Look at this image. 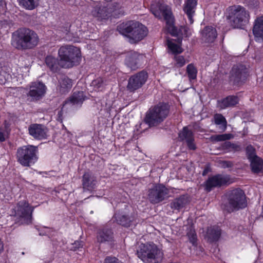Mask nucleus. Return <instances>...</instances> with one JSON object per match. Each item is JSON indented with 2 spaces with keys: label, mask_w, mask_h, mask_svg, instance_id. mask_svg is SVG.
<instances>
[{
  "label": "nucleus",
  "mask_w": 263,
  "mask_h": 263,
  "mask_svg": "<svg viewBox=\"0 0 263 263\" xmlns=\"http://www.w3.org/2000/svg\"><path fill=\"white\" fill-rule=\"evenodd\" d=\"M153 14L157 17L160 18L162 15L166 21V27L168 32L173 36H182L187 37L191 35L192 30L187 27H181L179 31L173 24L174 18L169 6L164 4L160 6L153 5L151 6Z\"/></svg>",
  "instance_id": "1"
},
{
  "label": "nucleus",
  "mask_w": 263,
  "mask_h": 263,
  "mask_svg": "<svg viewBox=\"0 0 263 263\" xmlns=\"http://www.w3.org/2000/svg\"><path fill=\"white\" fill-rule=\"evenodd\" d=\"M39 41V36L34 31L28 29H22L14 34L12 44L18 49H28L36 46Z\"/></svg>",
  "instance_id": "2"
},
{
  "label": "nucleus",
  "mask_w": 263,
  "mask_h": 263,
  "mask_svg": "<svg viewBox=\"0 0 263 263\" xmlns=\"http://www.w3.org/2000/svg\"><path fill=\"white\" fill-rule=\"evenodd\" d=\"M138 257L146 263H157L163 257V252L153 242L141 243L137 250Z\"/></svg>",
  "instance_id": "3"
},
{
  "label": "nucleus",
  "mask_w": 263,
  "mask_h": 263,
  "mask_svg": "<svg viewBox=\"0 0 263 263\" xmlns=\"http://www.w3.org/2000/svg\"><path fill=\"white\" fill-rule=\"evenodd\" d=\"M227 18L234 28H242L250 20L249 13L240 6H232L227 10Z\"/></svg>",
  "instance_id": "4"
},
{
  "label": "nucleus",
  "mask_w": 263,
  "mask_h": 263,
  "mask_svg": "<svg viewBox=\"0 0 263 263\" xmlns=\"http://www.w3.org/2000/svg\"><path fill=\"white\" fill-rule=\"evenodd\" d=\"M61 66L63 68H70L79 63L81 57L80 49L73 46H62L58 51Z\"/></svg>",
  "instance_id": "5"
},
{
  "label": "nucleus",
  "mask_w": 263,
  "mask_h": 263,
  "mask_svg": "<svg viewBox=\"0 0 263 263\" xmlns=\"http://www.w3.org/2000/svg\"><path fill=\"white\" fill-rule=\"evenodd\" d=\"M170 106L167 103H160L149 109L145 118L149 126H155L163 122L170 114Z\"/></svg>",
  "instance_id": "6"
},
{
  "label": "nucleus",
  "mask_w": 263,
  "mask_h": 263,
  "mask_svg": "<svg viewBox=\"0 0 263 263\" xmlns=\"http://www.w3.org/2000/svg\"><path fill=\"white\" fill-rule=\"evenodd\" d=\"M147 30L145 26L136 22H130L126 24L121 33L127 37L131 43H135L142 40L147 34Z\"/></svg>",
  "instance_id": "7"
},
{
  "label": "nucleus",
  "mask_w": 263,
  "mask_h": 263,
  "mask_svg": "<svg viewBox=\"0 0 263 263\" xmlns=\"http://www.w3.org/2000/svg\"><path fill=\"white\" fill-rule=\"evenodd\" d=\"M34 208L26 200L19 201L12 210V215L20 219V224H29Z\"/></svg>",
  "instance_id": "8"
},
{
  "label": "nucleus",
  "mask_w": 263,
  "mask_h": 263,
  "mask_svg": "<svg viewBox=\"0 0 263 263\" xmlns=\"http://www.w3.org/2000/svg\"><path fill=\"white\" fill-rule=\"evenodd\" d=\"M37 147L33 145L24 146L17 149L16 158L22 165L29 166L37 161Z\"/></svg>",
  "instance_id": "9"
},
{
  "label": "nucleus",
  "mask_w": 263,
  "mask_h": 263,
  "mask_svg": "<svg viewBox=\"0 0 263 263\" xmlns=\"http://www.w3.org/2000/svg\"><path fill=\"white\" fill-rule=\"evenodd\" d=\"M229 204L230 210L244 208L247 205L246 196L243 191L236 189L228 194Z\"/></svg>",
  "instance_id": "10"
},
{
  "label": "nucleus",
  "mask_w": 263,
  "mask_h": 263,
  "mask_svg": "<svg viewBox=\"0 0 263 263\" xmlns=\"http://www.w3.org/2000/svg\"><path fill=\"white\" fill-rule=\"evenodd\" d=\"M46 89V86L42 82H32L29 85V91L27 93V97L29 98L31 101L39 100L45 95Z\"/></svg>",
  "instance_id": "11"
},
{
  "label": "nucleus",
  "mask_w": 263,
  "mask_h": 263,
  "mask_svg": "<svg viewBox=\"0 0 263 263\" xmlns=\"http://www.w3.org/2000/svg\"><path fill=\"white\" fill-rule=\"evenodd\" d=\"M168 193V190L163 185L158 184L149 190L148 199L152 203H158L163 201Z\"/></svg>",
  "instance_id": "12"
},
{
  "label": "nucleus",
  "mask_w": 263,
  "mask_h": 263,
  "mask_svg": "<svg viewBox=\"0 0 263 263\" xmlns=\"http://www.w3.org/2000/svg\"><path fill=\"white\" fill-rule=\"evenodd\" d=\"M147 79V74L145 71H141L132 76L128 80L127 88L134 91L140 87L145 83Z\"/></svg>",
  "instance_id": "13"
},
{
  "label": "nucleus",
  "mask_w": 263,
  "mask_h": 263,
  "mask_svg": "<svg viewBox=\"0 0 263 263\" xmlns=\"http://www.w3.org/2000/svg\"><path fill=\"white\" fill-rule=\"evenodd\" d=\"M145 60V57L135 51L128 52L125 58V64L132 70L138 68Z\"/></svg>",
  "instance_id": "14"
},
{
  "label": "nucleus",
  "mask_w": 263,
  "mask_h": 263,
  "mask_svg": "<svg viewBox=\"0 0 263 263\" xmlns=\"http://www.w3.org/2000/svg\"><path fill=\"white\" fill-rule=\"evenodd\" d=\"M29 134L34 139L43 140L48 137V128L44 125L39 124H32L28 128Z\"/></svg>",
  "instance_id": "15"
},
{
  "label": "nucleus",
  "mask_w": 263,
  "mask_h": 263,
  "mask_svg": "<svg viewBox=\"0 0 263 263\" xmlns=\"http://www.w3.org/2000/svg\"><path fill=\"white\" fill-rule=\"evenodd\" d=\"M229 177L227 175H217L210 177L205 182V190L210 192L214 187L229 183Z\"/></svg>",
  "instance_id": "16"
},
{
  "label": "nucleus",
  "mask_w": 263,
  "mask_h": 263,
  "mask_svg": "<svg viewBox=\"0 0 263 263\" xmlns=\"http://www.w3.org/2000/svg\"><path fill=\"white\" fill-rule=\"evenodd\" d=\"M179 137L181 141H185L189 149L191 150L196 149L193 133L188 127L185 126L183 128L179 134Z\"/></svg>",
  "instance_id": "17"
},
{
  "label": "nucleus",
  "mask_w": 263,
  "mask_h": 263,
  "mask_svg": "<svg viewBox=\"0 0 263 263\" xmlns=\"http://www.w3.org/2000/svg\"><path fill=\"white\" fill-rule=\"evenodd\" d=\"M217 36L216 29L212 26H206L201 31V39L204 43H212L215 41Z\"/></svg>",
  "instance_id": "18"
},
{
  "label": "nucleus",
  "mask_w": 263,
  "mask_h": 263,
  "mask_svg": "<svg viewBox=\"0 0 263 263\" xmlns=\"http://www.w3.org/2000/svg\"><path fill=\"white\" fill-rule=\"evenodd\" d=\"M72 86V80L66 76H62L59 80L57 90L61 93H65L70 90Z\"/></svg>",
  "instance_id": "19"
},
{
  "label": "nucleus",
  "mask_w": 263,
  "mask_h": 263,
  "mask_svg": "<svg viewBox=\"0 0 263 263\" xmlns=\"http://www.w3.org/2000/svg\"><path fill=\"white\" fill-rule=\"evenodd\" d=\"M45 63L47 67L52 72H57L61 66L60 62L52 54L47 55L45 58Z\"/></svg>",
  "instance_id": "20"
},
{
  "label": "nucleus",
  "mask_w": 263,
  "mask_h": 263,
  "mask_svg": "<svg viewBox=\"0 0 263 263\" xmlns=\"http://www.w3.org/2000/svg\"><path fill=\"white\" fill-rule=\"evenodd\" d=\"M246 70L242 66H234L231 71V80L238 82L246 77Z\"/></svg>",
  "instance_id": "21"
},
{
  "label": "nucleus",
  "mask_w": 263,
  "mask_h": 263,
  "mask_svg": "<svg viewBox=\"0 0 263 263\" xmlns=\"http://www.w3.org/2000/svg\"><path fill=\"white\" fill-rule=\"evenodd\" d=\"M197 2L196 0H187L185 4L183 10L187 14L191 24L194 22L193 16L195 13Z\"/></svg>",
  "instance_id": "22"
},
{
  "label": "nucleus",
  "mask_w": 263,
  "mask_h": 263,
  "mask_svg": "<svg viewBox=\"0 0 263 263\" xmlns=\"http://www.w3.org/2000/svg\"><path fill=\"white\" fill-rule=\"evenodd\" d=\"M238 103V99L237 97L230 96L221 101H219L218 106L220 109H225L227 107H233Z\"/></svg>",
  "instance_id": "23"
},
{
  "label": "nucleus",
  "mask_w": 263,
  "mask_h": 263,
  "mask_svg": "<svg viewBox=\"0 0 263 263\" xmlns=\"http://www.w3.org/2000/svg\"><path fill=\"white\" fill-rule=\"evenodd\" d=\"M253 33L255 37L263 38V15L255 21Z\"/></svg>",
  "instance_id": "24"
},
{
  "label": "nucleus",
  "mask_w": 263,
  "mask_h": 263,
  "mask_svg": "<svg viewBox=\"0 0 263 263\" xmlns=\"http://www.w3.org/2000/svg\"><path fill=\"white\" fill-rule=\"evenodd\" d=\"M182 40L178 39L177 43L174 40L167 41V47L171 52L175 55L180 54L183 51L181 46Z\"/></svg>",
  "instance_id": "25"
},
{
  "label": "nucleus",
  "mask_w": 263,
  "mask_h": 263,
  "mask_svg": "<svg viewBox=\"0 0 263 263\" xmlns=\"http://www.w3.org/2000/svg\"><path fill=\"white\" fill-rule=\"evenodd\" d=\"M86 97L83 91L74 92L69 99L65 102V104L71 103L72 104H81L85 100Z\"/></svg>",
  "instance_id": "26"
},
{
  "label": "nucleus",
  "mask_w": 263,
  "mask_h": 263,
  "mask_svg": "<svg viewBox=\"0 0 263 263\" xmlns=\"http://www.w3.org/2000/svg\"><path fill=\"white\" fill-rule=\"evenodd\" d=\"M96 184V180L89 173H85L83 176V183L84 188L88 190L93 189Z\"/></svg>",
  "instance_id": "27"
},
{
  "label": "nucleus",
  "mask_w": 263,
  "mask_h": 263,
  "mask_svg": "<svg viewBox=\"0 0 263 263\" xmlns=\"http://www.w3.org/2000/svg\"><path fill=\"white\" fill-rule=\"evenodd\" d=\"M188 202L187 198L185 196H181L176 198L171 203L172 209L179 210L183 208Z\"/></svg>",
  "instance_id": "28"
},
{
  "label": "nucleus",
  "mask_w": 263,
  "mask_h": 263,
  "mask_svg": "<svg viewBox=\"0 0 263 263\" xmlns=\"http://www.w3.org/2000/svg\"><path fill=\"white\" fill-rule=\"evenodd\" d=\"M252 170L254 173L260 172L263 167V161L258 157H254L250 160Z\"/></svg>",
  "instance_id": "29"
},
{
  "label": "nucleus",
  "mask_w": 263,
  "mask_h": 263,
  "mask_svg": "<svg viewBox=\"0 0 263 263\" xmlns=\"http://www.w3.org/2000/svg\"><path fill=\"white\" fill-rule=\"evenodd\" d=\"M112 238V233L110 230H103L99 232L97 235V239L102 242L110 241Z\"/></svg>",
  "instance_id": "30"
},
{
  "label": "nucleus",
  "mask_w": 263,
  "mask_h": 263,
  "mask_svg": "<svg viewBox=\"0 0 263 263\" xmlns=\"http://www.w3.org/2000/svg\"><path fill=\"white\" fill-rule=\"evenodd\" d=\"M215 124L219 125V128L222 132L226 130L227 127V122L226 118L219 114H215L214 116Z\"/></svg>",
  "instance_id": "31"
},
{
  "label": "nucleus",
  "mask_w": 263,
  "mask_h": 263,
  "mask_svg": "<svg viewBox=\"0 0 263 263\" xmlns=\"http://www.w3.org/2000/svg\"><path fill=\"white\" fill-rule=\"evenodd\" d=\"M221 235L220 230L217 227L209 229L207 231V237L211 241L218 240Z\"/></svg>",
  "instance_id": "32"
},
{
  "label": "nucleus",
  "mask_w": 263,
  "mask_h": 263,
  "mask_svg": "<svg viewBox=\"0 0 263 263\" xmlns=\"http://www.w3.org/2000/svg\"><path fill=\"white\" fill-rule=\"evenodd\" d=\"M20 6L28 10L34 9L38 5V0H17Z\"/></svg>",
  "instance_id": "33"
},
{
  "label": "nucleus",
  "mask_w": 263,
  "mask_h": 263,
  "mask_svg": "<svg viewBox=\"0 0 263 263\" xmlns=\"http://www.w3.org/2000/svg\"><path fill=\"white\" fill-rule=\"evenodd\" d=\"M115 218L118 223L124 227H129L133 220L130 218L127 217L125 215L117 214L115 215Z\"/></svg>",
  "instance_id": "34"
},
{
  "label": "nucleus",
  "mask_w": 263,
  "mask_h": 263,
  "mask_svg": "<svg viewBox=\"0 0 263 263\" xmlns=\"http://www.w3.org/2000/svg\"><path fill=\"white\" fill-rule=\"evenodd\" d=\"M186 72L190 81L196 79L197 70L193 64H190L187 66Z\"/></svg>",
  "instance_id": "35"
},
{
  "label": "nucleus",
  "mask_w": 263,
  "mask_h": 263,
  "mask_svg": "<svg viewBox=\"0 0 263 263\" xmlns=\"http://www.w3.org/2000/svg\"><path fill=\"white\" fill-rule=\"evenodd\" d=\"M233 138L231 134H224L222 135H214L211 137V140L212 141L218 142L229 140Z\"/></svg>",
  "instance_id": "36"
},
{
  "label": "nucleus",
  "mask_w": 263,
  "mask_h": 263,
  "mask_svg": "<svg viewBox=\"0 0 263 263\" xmlns=\"http://www.w3.org/2000/svg\"><path fill=\"white\" fill-rule=\"evenodd\" d=\"M174 66L176 68H180L185 64V60L183 56L175 55L174 57Z\"/></svg>",
  "instance_id": "37"
},
{
  "label": "nucleus",
  "mask_w": 263,
  "mask_h": 263,
  "mask_svg": "<svg viewBox=\"0 0 263 263\" xmlns=\"http://www.w3.org/2000/svg\"><path fill=\"white\" fill-rule=\"evenodd\" d=\"M92 85L96 90H99L104 88L105 83L102 78H98L92 82Z\"/></svg>",
  "instance_id": "38"
},
{
  "label": "nucleus",
  "mask_w": 263,
  "mask_h": 263,
  "mask_svg": "<svg viewBox=\"0 0 263 263\" xmlns=\"http://www.w3.org/2000/svg\"><path fill=\"white\" fill-rule=\"evenodd\" d=\"M9 125L5 122V126L0 127V141L3 142L6 140L9 133Z\"/></svg>",
  "instance_id": "39"
},
{
  "label": "nucleus",
  "mask_w": 263,
  "mask_h": 263,
  "mask_svg": "<svg viewBox=\"0 0 263 263\" xmlns=\"http://www.w3.org/2000/svg\"><path fill=\"white\" fill-rule=\"evenodd\" d=\"M246 153L249 160L253 159L254 157H257L255 153V149L251 145H249L246 148Z\"/></svg>",
  "instance_id": "40"
},
{
  "label": "nucleus",
  "mask_w": 263,
  "mask_h": 263,
  "mask_svg": "<svg viewBox=\"0 0 263 263\" xmlns=\"http://www.w3.org/2000/svg\"><path fill=\"white\" fill-rule=\"evenodd\" d=\"M190 241L193 245L195 244L196 239V235L194 229L191 228L187 232Z\"/></svg>",
  "instance_id": "41"
},
{
  "label": "nucleus",
  "mask_w": 263,
  "mask_h": 263,
  "mask_svg": "<svg viewBox=\"0 0 263 263\" xmlns=\"http://www.w3.org/2000/svg\"><path fill=\"white\" fill-rule=\"evenodd\" d=\"M226 148H228L230 151H239L240 150L239 145L236 144L231 143L230 142H227L224 143Z\"/></svg>",
  "instance_id": "42"
},
{
  "label": "nucleus",
  "mask_w": 263,
  "mask_h": 263,
  "mask_svg": "<svg viewBox=\"0 0 263 263\" xmlns=\"http://www.w3.org/2000/svg\"><path fill=\"white\" fill-rule=\"evenodd\" d=\"M104 263H123L117 258L112 256L106 257L104 261Z\"/></svg>",
  "instance_id": "43"
},
{
  "label": "nucleus",
  "mask_w": 263,
  "mask_h": 263,
  "mask_svg": "<svg viewBox=\"0 0 263 263\" xmlns=\"http://www.w3.org/2000/svg\"><path fill=\"white\" fill-rule=\"evenodd\" d=\"M102 12H106V8H104V9L101 10V12H99V13L100 14V15L99 16V17H101V18H102V19H105L106 17L107 16V14L104 15V14H103L102 15Z\"/></svg>",
  "instance_id": "44"
},
{
  "label": "nucleus",
  "mask_w": 263,
  "mask_h": 263,
  "mask_svg": "<svg viewBox=\"0 0 263 263\" xmlns=\"http://www.w3.org/2000/svg\"><path fill=\"white\" fill-rule=\"evenodd\" d=\"M6 80H3L2 79V76L0 75V84H4L5 83Z\"/></svg>",
  "instance_id": "45"
},
{
  "label": "nucleus",
  "mask_w": 263,
  "mask_h": 263,
  "mask_svg": "<svg viewBox=\"0 0 263 263\" xmlns=\"http://www.w3.org/2000/svg\"><path fill=\"white\" fill-rule=\"evenodd\" d=\"M77 243L79 245V246L78 247V248H80V247H81L83 246V243L82 242H79V241L75 242L74 245H77Z\"/></svg>",
  "instance_id": "46"
},
{
  "label": "nucleus",
  "mask_w": 263,
  "mask_h": 263,
  "mask_svg": "<svg viewBox=\"0 0 263 263\" xmlns=\"http://www.w3.org/2000/svg\"><path fill=\"white\" fill-rule=\"evenodd\" d=\"M261 216L263 217V206H262V212L261 213Z\"/></svg>",
  "instance_id": "47"
}]
</instances>
